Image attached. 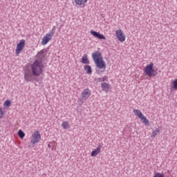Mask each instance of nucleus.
Returning a JSON list of instances; mask_svg holds the SVG:
<instances>
[{
  "label": "nucleus",
  "mask_w": 177,
  "mask_h": 177,
  "mask_svg": "<svg viewBox=\"0 0 177 177\" xmlns=\"http://www.w3.org/2000/svg\"><path fill=\"white\" fill-rule=\"evenodd\" d=\"M44 64H42V60L37 59L36 60L31 66V72L26 71L24 72V78L28 82H31L32 81L33 77H39L44 71Z\"/></svg>",
  "instance_id": "1"
},
{
  "label": "nucleus",
  "mask_w": 177,
  "mask_h": 177,
  "mask_svg": "<svg viewBox=\"0 0 177 177\" xmlns=\"http://www.w3.org/2000/svg\"><path fill=\"white\" fill-rule=\"evenodd\" d=\"M154 64L152 62L150 64L147 65L145 68V73L148 75V77H156L157 74V70L153 68Z\"/></svg>",
  "instance_id": "2"
},
{
  "label": "nucleus",
  "mask_w": 177,
  "mask_h": 177,
  "mask_svg": "<svg viewBox=\"0 0 177 177\" xmlns=\"http://www.w3.org/2000/svg\"><path fill=\"white\" fill-rule=\"evenodd\" d=\"M55 27H54L52 30L47 33L42 39L41 41V45H46V44H48V42H49V41H50V39H52V37H53V34H55Z\"/></svg>",
  "instance_id": "3"
},
{
  "label": "nucleus",
  "mask_w": 177,
  "mask_h": 177,
  "mask_svg": "<svg viewBox=\"0 0 177 177\" xmlns=\"http://www.w3.org/2000/svg\"><path fill=\"white\" fill-rule=\"evenodd\" d=\"M115 36L117 37V39H118V41H120V42H124L125 41V34H124V32L122 31V30L119 29L118 30L115 31Z\"/></svg>",
  "instance_id": "4"
},
{
  "label": "nucleus",
  "mask_w": 177,
  "mask_h": 177,
  "mask_svg": "<svg viewBox=\"0 0 177 177\" xmlns=\"http://www.w3.org/2000/svg\"><path fill=\"white\" fill-rule=\"evenodd\" d=\"M24 46H26V40L22 39L17 44L16 55H19L24 49Z\"/></svg>",
  "instance_id": "5"
},
{
  "label": "nucleus",
  "mask_w": 177,
  "mask_h": 177,
  "mask_svg": "<svg viewBox=\"0 0 177 177\" xmlns=\"http://www.w3.org/2000/svg\"><path fill=\"white\" fill-rule=\"evenodd\" d=\"M39 140H41V134L39 133V131H37L32 134L31 143L35 145L36 143H38Z\"/></svg>",
  "instance_id": "6"
},
{
  "label": "nucleus",
  "mask_w": 177,
  "mask_h": 177,
  "mask_svg": "<svg viewBox=\"0 0 177 177\" xmlns=\"http://www.w3.org/2000/svg\"><path fill=\"white\" fill-rule=\"evenodd\" d=\"M92 58L94 62H97V60L103 59V57L102 56V53L99 50H97L92 53Z\"/></svg>",
  "instance_id": "7"
},
{
  "label": "nucleus",
  "mask_w": 177,
  "mask_h": 177,
  "mask_svg": "<svg viewBox=\"0 0 177 177\" xmlns=\"http://www.w3.org/2000/svg\"><path fill=\"white\" fill-rule=\"evenodd\" d=\"M95 64H97V68L102 70V68H106V62L103 60V58L101 59H98L97 61L95 62Z\"/></svg>",
  "instance_id": "8"
},
{
  "label": "nucleus",
  "mask_w": 177,
  "mask_h": 177,
  "mask_svg": "<svg viewBox=\"0 0 177 177\" xmlns=\"http://www.w3.org/2000/svg\"><path fill=\"white\" fill-rule=\"evenodd\" d=\"M90 32L93 37H95V38H98V39H106V37L100 34V32H96L95 30H91Z\"/></svg>",
  "instance_id": "9"
},
{
  "label": "nucleus",
  "mask_w": 177,
  "mask_h": 177,
  "mask_svg": "<svg viewBox=\"0 0 177 177\" xmlns=\"http://www.w3.org/2000/svg\"><path fill=\"white\" fill-rule=\"evenodd\" d=\"M82 99L86 100V99H88L89 96H91V91L89 90V88H86L82 91Z\"/></svg>",
  "instance_id": "10"
},
{
  "label": "nucleus",
  "mask_w": 177,
  "mask_h": 177,
  "mask_svg": "<svg viewBox=\"0 0 177 177\" xmlns=\"http://www.w3.org/2000/svg\"><path fill=\"white\" fill-rule=\"evenodd\" d=\"M111 87V86L109 83L103 82L101 84V88L104 92H106V93L110 91Z\"/></svg>",
  "instance_id": "11"
},
{
  "label": "nucleus",
  "mask_w": 177,
  "mask_h": 177,
  "mask_svg": "<svg viewBox=\"0 0 177 177\" xmlns=\"http://www.w3.org/2000/svg\"><path fill=\"white\" fill-rule=\"evenodd\" d=\"M102 150V145H98L95 150L92 151L91 156V157H96Z\"/></svg>",
  "instance_id": "12"
},
{
  "label": "nucleus",
  "mask_w": 177,
  "mask_h": 177,
  "mask_svg": "<svg viewBox=\"0 0 177 177\" xmlns=\"http://www.w3.org/2000/svg\"><path fill=\"white\" fill-rule=\"evenodd\" d=\"M82 63L83 64H89V59H88V55L85 54L82 58Z\"/></svg>",
  "instance_id": "13"
},
{
  "label": "nucleus",
  "mask_w": 177,
  "mask_h": 177,
  "mask_svg": "<svg viewBox=\"0 0 177 177\" xmlns=\"http://www.w3.org/2000/svg\"><path fill=\"white\" fill-rule=\"evenodd\" d=\"M84 71H86V73L88 75L92 74V67H91V66L89 65H86L84 67Z\"/></svg>",
  "instance_id": "14"
},
{
  "label": "nucleus",
  "mask_w": 177,
  "mask_h": 177,
  "mask_svg": "<svg viewBox=\"0 0 177 177\" xmlns=\"http://www.w3.org/2000/svg\"><path fill=\"white\" fill-rule=\"evenodd\" d=\"M46 55V50L43 49L37 53V57H39L40 59H42V57H45Z\"/></svg>",
  "instance_id": "15"
},
{
  "label": "nucleus",
  "mask_w": 177,
  "mask_h": 177,
  "mask_svg": "<svg viewBox=\"0 0 177 177\" xmlns=\"http://www.w3.org/2000/svg\"><path fill=\"white\" fill-rule=\"evenodd\" d=\"M133 113L137 117H138V118H141L143 116V113H142V111H140V110L133 109Z\"/></svg>",
  "instance_id": "16"
},
{
  "label": "nucleus",
  "mask_w": 177,
  "mask_h": 177,
  "mask_svg": "<svg viewBox=\"0 0 177 177\" xmlns=\"http://www.w3.org/2000/svg\"><path fill=\"white\" fill-rule=\"evenodd\" d=\"M75 3H77V5H79L80 6H81V5H85V3H86V2H88V0H75Z\"/></svg>",
  "instance_id": "17"
},
{
  "label": "nucleus",
  "mask_w": 177,
  "mask_h": 177,
  "mask_svg": "<svg viewBox=\"0 0 177 177\" xmlns=\"http://www.w3.org/2000/svg\"><path fill=\"white\" fill-rule=\"evenodd\" d=\"M140 120L142 121V122L145 124V125H149V120L144 115H142L141 118H140Z\"/></svg>",
  "instance_id": "18"
},
{
  "label": "nucleus",
  "mask_w": 177,
  "mask_h": 177,
  "mask_svg": "<svg viewBox=\"0 0 177 177\" xmlns=\"http://www.w3.org/2000/svg\"><path fill=\"white\" fill-rule=\"evenodd\" d=\"M160 133V129H156L152 132L151 138H156Z\"/></svg>",
  "instance_id": "19"
},
{
  "label": "nucleus",
  "mask_w": 177,
  "mask_h": 177,
  "mask_svg": "<svg viewBox=\"0 0 177 177\" xmlns=\"http://www.w3.org/2000/svg\"><path fill=\"white\" fill-rule=\"evenodd\" d=\"M62 128H64V129H67V128H68V127H70V124H68V122L64 121L62 122Z\"/></svg>",
  "instance_id": "20"
},
{
  "label": "nucleus",
  "mask_w": 177,
  "mask_h": 177,
  "mask_svg": "<svg viewBox=\"0 0 177 177\" xmlns=\"http://www.w3.org/2000/svg\"><path fill=\"white\" fill-rule=\"evenodd\" d=\"M95 80L97 81L98 82H104V81H107V76L95 79Z\"/></svg>",
  "instance_id": "21"
},
{
  "label": "nucleus",
  "mask_w": 177,
  "mask_h": 177,
  "mask_svg": "<svg viewBox=\"0 0 177 177\" xmlns=\"http://www.w3.org/2000/svg\"><path fill=\"white\" fill-rule=\"evenodd\" d=\"M18 136L21 139H23V138H24V136H26V134L24 133V132H23L22 130H19L18 131Z\"/></svg>",
  "instance_id": "22"
},
{
  "label": "nucleus",
  "mask_w": 177,
  "mask_h": 177,
  "mask_svg": "<svg viewBox=\"0 0 177 177\" xmlns=\"http://www.w3.org/2000/svg\"><path fill=\"white\" fill-rule=\"evenodd\" d=\"M153 177H165V175L161 173H156Z\"/></svg>",
  "instance_id": "23"
},
{
  "label": "nucleus",
  "mask_w": 177,
  "mask_h": 177,
  "mask_svg": "<svg viewBox=\"0 0 177 177\" xmlns=\"http://www.w3.org/2000/svg\"><path fill=\"white\" fill-rule=\"evenodd\" d=\"M173 88H174V89L177 90V79H176V80L173 82Z\"/></svg>",
  "instance_id": "24"
},
{
  "label": "nucleus",
  "mask_w": 177,
  "mask_h": 177,
  "mask_svg": "<svg viewBox=\"0 0 177 177\" xmlns=\"http://www.w3.org/2000/svg\"><path fill=\"white\" fill-rule=\"evenodd\" d=\"M4 104L5 106H6L7 107H9V106H10V100H8L4 102Z\"/></svg>",
  "instance_id": "25"
},
{
  "label": "nucleus",
  "mask_w": 177,
  "mask_h": 177,
  "mask_svg": "<svg viewBox=\"0 0 177 177\" xmlns=\"http://www.w3.org/2000/svg\"><path fill=\"white\" fill-rule=\"evenodd\" d=\"M2 117H3V111L0 108V118H2Z\"/></svg>",
  "instance_id": "26"
},
{
  "label": "nucleus",
  "mask_w": 177,
  "mask_h": 177,
  "mask_svg": "<svg viewBox=\"0 0 177 177\" xmlns=\"http://www.w3.org/2000/svg\"><path fill=\"white\" fill-rule=\"evenodd\" d=\"M48 147H50V144H48Z\"/></svg>",
  "instance_id": "27"
},
{
  "label": "nucleus",
  "mask_w": 177,
  "mask_h": 177,
  "mask_svg": "<svg viewBox=\"0 0 177 177\" xmlns=\"http://www.w3.org/2000/svg\"><path fill=\"white\" fill-rule=\"evenodd\" d=\"M0 86H1V84H0Z\"/></svg>",
  "instance_id": "28"
}]
</instances>
